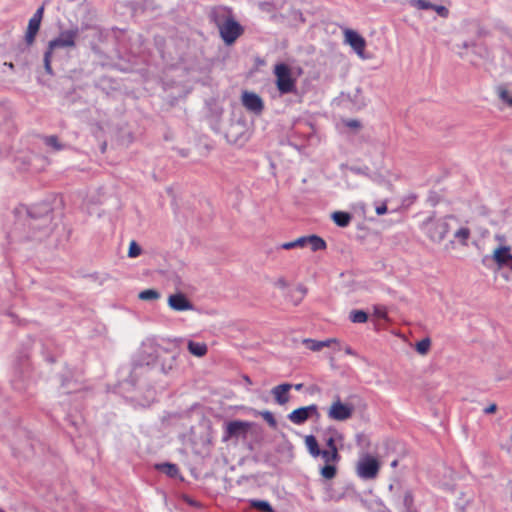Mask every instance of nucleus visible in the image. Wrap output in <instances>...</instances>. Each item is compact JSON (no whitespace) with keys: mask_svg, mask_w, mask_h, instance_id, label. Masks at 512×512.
<instances>
[{"mask_svg":"<svg viewBox=\"0 0 512 512\" xmlns=\"http://www.w3.org/2000/svg\"><path fill=\"white\" fill-rule=\"evenodd\" d=\"M321 476L325 479H333L337 474V469L334 465L326 464L321 468Z\"/></svg>","mask_w":512,"mask_h":512,"instance_id":"393cba45","label":"nucleus"},{"mask_svg":"<svg viewBox=\"0 0 512 512\" xmlns=\"http://www.w3.org/2000/svg\"><path fill=\"white\" fill-rule=\"evenodd\" d=\"M430 340L428 338L423 339L416 344V350L420 354H426L430 348Z\"/></svg>","mask_w":512,"mask_h":512,"instance_id":"c756f323","label":"nucleus"},{"mask_svg":"<svg viewBox=\"0 0 512 512\" xmlns=\"http://www.w3.org/2000/svg\"><path fill=\"white\" fill-rule=\"evenodd\" d=\"M509 261L504 265L512 270V255L508 256Z\"/></svg>","mask_w":512,"mask_h":512,"instance_id":"c03bdc74","label":"nucleus"},{"mask_svg":"<svg viewBox=\"0 0 512 512\" xmlns=\"http://www.w3.org/2000/svg\"><path fill=\"white\" fill-rule=\"evenodd\" d=\"M374 314L376 317L380 319H386L387 318V310L384 306H377L374 308Z\"/></svg>","mask_w":512,"mask_h":512,"instance_id":"72a5a7b5","label":"nucleus"},{"mask_svg":"<svg viewBox=\"0 0 512 512\" xmlns=\"http://www.w3.org/2000/svg\"><path fill=\"white\" fill-rule=\"evenodd\" d=\"M262 418L268 423V425L272 428H276L277 421L274 415L270 411H262L260 412Z\"/></svg>","mask_w":512,"mask_h":512,"instance_id":"7c9ffc66","label":"nucleus"},{"mask_svg":"<svg viewBox=\"0 0 512 512\" xmlns=\"http://www.w3.org/2000/svg\"><path fill=\"white\" fill-rule=\"evenodd\" d=\"M187 349L192 355H194L196 357H203L208 352V347H207L206 343L195 342L192 340L188 341Z\"/></svg>","mask_w":512,"mask_h":512,"instance_id":"dca6fc26","label":"nucleus"},{"mask_svg":"<svg viewBox=\"0 0 512 512\" xmlns=\"http://www.w3.org/2000/svg\"><path fill=\"white\" fill-rule=\"evenodd\" d=\"M250 427L251 424L245 421L235 420L229 422L226 426L225 440L231 438L232 436H236L240 433H246Z\"/></svg>","mask_w":512,"mask_h":512,"instance_id":"ddd939ff","label":"nucleus"},{"mask_svg":"<svg viewBox=\"0 0 512 512\" xmlns=\"http://www.w3.org/2000/svg\"><path fill=\"white\" fill-rule=\"evenodd\" d=\"M496 410H497V405L492 403L484 409V412L486 414H492V413L496 412Z\"/></svg>","mask_w":512,"mask_h":512,"instance_id":"ea45409f","label":"nucleus"},{"mask_svg":"<svg viewBox=\"0 0 512 512\" xmlns=\"http://www.w3.org/2000/svg\"><path fill=\"white\" fill-rule=\"evenodd\" d=\"M303 383H298V384H292V388H294L295 390L297 391H300L302 388H303Z\"/></svg>","mask_w":512,"mask_h":512,"instance_id":"37998d69","label":"nucleus"},{"mask_svg":"<svg viewBox=\"0 0 512 512\" xmlns=\"http://www.w3.org/2000/svg\"><path fill=\"white\" fill-rule=\"evenodd\" d=\"M251 507L262 511V512H273L272 506L267 502L263 500H251L250 501Z\"/></svg>","mask_w":512,"mask_h":512,"instance_id":"b1692460","label":"nucleus"},{"mask_svg":"<svg viewBox=\"0 0 512 512\" xmlns=\"http://www.w3.org/2000/svg\"><path fill=\"white\" fill-rule=\"evenodd\" d=\"M344 43L349 45L357 56L363 60L368 59L365 54L366 40L357 31L345 28L343 30Z\"/></svg>","mask_w":512,"mask_h":512,"instance_id":"0eeeda50","label":"nucleus"},{"mask_svg":"<svg viewBox=\"0 0 512 512\" xmlns=\"http://www.w3.org/2000/svg\"><path fill=\"white\" fill-rule=\"evenodd\" d=\"M46 143L48 145L52 146L53 148H55L56 150H60L62 148V146L58 142L57 137H55V136H51V137L47 138Z\"/></svg>","mask_w":512,"mask_h":512,"instance_id":"f704fd0d","label":"nucleus"},{"mask_svg":"<svg viewBox=\"0 0 512 512\" xmlns=\"http://www.w3.org/2000/svg\"><path fill=\"white\" fill-rule=\"evenodd\" d=\"M423 230L433 242H441L449 232L447 218H429L423 223Z\"/></svg>","mask_w":512,"mask_h":512,"instance_id":"39448f33","label":"nucleus"},{"mask_svg":"<svg viewBox=\"0 0 512 512\" xmlns=\"http://www.w3.org/2000/svg\"><path fill=\"white\" fill-rule=\"evenodd\" d=\"M305 445H306V448L308 449L309 453L311 454V456H313V457L320 456L321 450L319 448L316 438L313 435H307L305 437Z\"/></svg>","mask_w":512,"mask_h":512,"instance_id":"a211bd4d","label":"nucleus"},{"mask_svg":"<svg viewBox=\"0 0 512 512\" xmlns=\"http://www.w3.org/2000/svg\"><path fill=\"white\" fill-rule=\"evenodd\" d=\"M432 10H434L442 18H447L449 15V10L443 5L433 4Z\"/></svg>","mask_w":512,"mask_h":512,"instance_id":"473e14b6","label":"nucleus"},{"mask_svg":"<svg viewBox=\"0 0 512 512\" xmlns=\"http://www.w3.org/2000/svg\"><path fill=\"white\" fill-rule=\"evenodd\" d=\"M141 254V248L136 241H131L128 249V256L130 258L138 257Z\"/></svg>","mask_w":512,"mask_h":512,"instance_id":"2f4dec72","label":"nucleus"},{"mask_svg":"<svg viewBox=\"0 0 512 512\" xmlns=\"http://www.w3.org/2000/svg\"><path fill=\"white\" fill-rule=\"evenodd\" d=\"M380 467L381 464L376 457L365 454L356 464V473L361 479L372 480L378 476Z\"/></svg>","mask_w":512,"mask_h":512,"instance_id":"20e7f679","label":"nucleus"},{"mask_svg":"<svg viewBox=\"0 0 512 512\" xmlns=\"http://www.w3.org/2000/svg\"><path fill=\"white\" fill-rule=\"evenodd\" d=\"M44 14V6L39 7L28 22L25 33V42L28 46L33 45L35 38L39 32L41 21Z\"/></svg>","mask_w":512,"mask_h":512,"instance_id":"1a4fd4ad","label":"nucleus"},{"mask_svg":"<svg viewBox=\"0 0 512 512\" xmlns=\"http://www.w3.org/2000/svg\"><path fill=\"white\" fill-rule=\"evenodd\" d=\"M282 249L290 250L293 248H303V240L302 237L297 238L294 241L285 242L281 245Z\"/></svg>","mask_w":512,"mask_h":512,"instance_id":"c85d7f7f","label":"nucleus"},{"mask_svg":"<svg viewBox=\"0 0 512 512\" xmlns=\"http://www.w3.org/2000/svg\"><path fill=\"white\" fill-rule=\"evenodd\" d=\"M347 126H349L351 128H359L360 123L357 120H350L347 122Z\"/></svg>","mask_w":512,"mask_h":512,"instance_id":"a19ab883","label":"nucleus"},{"mask_svg":"<svg viewBox=\"0 0 512 512\" xmlns=\"http://www.w3.org/2000/svg\"><path fill=\"white\" fill-rule=\"evenodd\" d=\"M410 4L420 10L432 9L433 4L427 0H411Z\"/></svg>","mask_w":512,"mask_h":512,"instance_id":"cd10ccee","label":"nucleus"},{"mask_svg":"<svg viewBox=\"0 0 512 512\" xmlns=\"http://www.w3.org/2000/svg\"><path fill=\"white\" fill-rule=\"evenodd\" d=\"M344 351H345V353H346V354H348V355H355L354 351L352 350V348H351L350 346H346V347L344 348Z\"/></svg>","mask_w":512,"mask_h":512,"instance_id":"79ce46f5","label":"nucleus"},{"mask_svg":"<svg viewBox=\"0 0 512 512\" xmlns=\"http://www.w3.org/2000/svg\"><path fill=\"white\" fill-rule=\"evenodd\" d=\"M354 407L352 404L341 401L340 396H335L327 411L329 419L334 421H346L353 416Z\"/></svg>","mask_w":512,"mask_h":512,"instance_id":"423d86ee","label":"nucleus"},{"mask_svg":"<svg viewBox=\"0 0 512 512\" xmlns=\"http://www.w3.org/2000/svg\"><path fill=\"white\" fill-rule=\"evenodd\" d=\"M471 231L467 227H461L454 233V237L459 240L462 245H467V241L470 238Z\"/></svg>","mask_w":512,"mask_h":512,"instance_id":"4be33fe9","label":"nucleus"},{"mask_svg":"<svg viewBox=\"0 0 512 512\" xmlns=\"http://www.w3.org/2000/svg\"><path fill=\"white\" fill-rule=\"evenodd\" d=\"M375 211H376L377 215H384L385 213H387V205H386V203H383L382 205L377 206Z\"/></svg>","mask_w":512,"mask_h":512,"instance_id":"4c0bfd02","label":"nucleus"},{"mask_svg":"<svg viewBox=\"0 0 512 512\" xmlns=\"http://www.w3.org/2000/svg\"><path fill=\"white\" fill-rule=\"evenodd\" d=\"M302 240L303 247L309 246L314 252L326 249V242L317 235L303 236Z\"/></svg>","mask_w":512,"mask_h":512,"instance_id":"4468645a","label":"nucleus"},{"mask_svg":"<svg viewBox=\"0 0 512 512\" xmlns=\"http://www.w3.org/2000/svg\"><path fill=\"white\" fill-rule=\"evenodd\" d=\"M318 406L316 404H311L308 406L299 407L291 411L287 418L288 420L295 425L304 424L309 418L319 417Z\"/></svg>","mask_w":512,"mask_h":512,"instance_id":"6e6552de","label":"nucleus"},{"mask_svg":"<svg viewBox=\"0 0 512 512\" xmlns=\"http://www.w3.org/2000/svg\"><path fill=\"white\" fill-rule=\"evenodd\" d=\"M79 37V28L74 27L67 30H62L58 36L48 42L47 50L44 53V68L47 74L52 75V55L56 49H73L77 45Z\"/></svg>","mask_w":512,"mask_h":512,"instance_id":"f257e3e1","label":"nucleus"},{"mask_svg":"<svg viewBox=\"0 0 512 512\" xmlns=\"http://www.w3.org/2000/svg\"><path fill=\"white\" fill-rule=\"evenodd\" d=\"M273 73L276 78V87L281 94L293 93L296 90V79L292 75L291 68L285 63L274 66Z\"/></svg>","mask_w":512,"mask_h":512,"instance_id":"7ed1b4c3","label":"nucleus"},{"mask_svg":"<svg viewBox=\"0 0 512 512\" xmlns=\"http://www.w3.org/2000/svg\"><path fill=\"white\" fill-rule=\"evenodd\" d=\"M351 171L354 173H361V170L359 168H351Z\"/></svg>","mask_w":512,"mask_h":512,"instance_id":"a18cd8bd","label":"nucleus"},{"mask_svg":"<svg viewBox=\"0 0 512 512\" xmlns=\"http://www.w3.org/2000/svg\"><path fill=\"white\" fill-rule=\"evenodd\" d=\"M320 456L322 457L326 464L336 463L340 459L338 450H321Z\"/></svg>","mask_w":512,"mask_h":512,"instance_id":"aec40b11","label":"nucleus"},{"mask_svg":"<svg viewBox=\"0 0 512 512\" xmlns=\"http://www.w3.org/2000/svg\"><path fill=\"white\" fill-rule=\"evenodd\" d=\"M243 106L250 112L261 114L264 109L262 98L254 92L244 91L241 96Z\"/></svg>","mask_w":512,"mask_h":512,"instance_id":"9d476101","label":"nucleus"},{"mask_svg":"<svg viewBox=\"0 0 512 512\" xmlns=\"http://www.w3.org/2000/svg\"><path fill=\"white\" fill-rule=\"evenodd\" d=\"M497 94L503 102H505L508 106H512V96L505 86H499L497 88Z\"/></svg>","mask_w":512,"mask_h":512,"instance_id":"a878e982","label":"nucleus"},{"mask_svg":"<svg viewBox=\"0 0 512 512\" xmlns=\"http://www.w3.org/2000/svg\"><path fill=\"white\" fill-rule=\"evenodd\" d=\"M292 384L282 383L271 389V394L278 405H286L290 401Z\"/></svg>","mask_w":512,"mask_h":512,"instance_id":"9b49d317","label":"nucleus"},{"mask_svg":"<svg viewBox=\"0 0 512 512\" xmlns=\"http://www.w3.org/2000/svg\"><path fill=\"white\" fill-rule=\"evenodd\" d=\"M274 286L279 288V289H285V288L288 287V282H287V280L285 278L280 277V278L275 280Z\"/></svg>","mask_w":512,"mask_h":512,"instance_id":"c9c22d12","label":"nucleus"},{"mask_svg":"<svg viewBox=\"0 0 512 512\" xmlns=\"http://www.w3.org/2000/svg\"><path fill=\"white\" fill-rule=\"evenodd\" d=\"M314 390H319V387H313L311 393H313Z\"/></svg>","mask_w":512,"mask_h":512,"instance_id":"49530a36","label":"nucleus"},{"mask_svg":"<svg viewBox=\"0 0 512 512\" xmlns=\"http://www.w3.org/2000/svg\"><path fill=\"white\" fill-rule=\"evenodd\" d=\"M303 343L306 345L308 349L311 351H320L323 349L322 341L313 340V339H304Z\"/></svg>","mask_w":512,"mask_h":512,"instance_id":"bb28decb","label":"nucleus"},{"mask_svg":"<svg viewBox=\"0 0 512 512\" xmlns=\"http://www.w3.org/2000/svg\"><path fill=\"white\" fill-rule=\"evenodd\" d=\"M332 219L339 227H347L352 217L348 212L336 211L332 214Z\"/></svg>","mask_w":512,"mask_h":512,"instance_id":"f3484780","label":"nucleus"},{"mask_svg":"<svg viewBox=\"0 0 512 512\" xmlns=\"http://www.w3.org/2000/svg\"><path fill=\"white\" fill-rule=\"evenodd\" d=\"M8 66L12 69L14 66L12 63H9Z\"/></svg>","mask_w":512,"mask_h":512,"instance_id":"de8ad7c7","label":"nucleus"},{"mask_svg":"<svg viewBox=\"0 0 512 512\" xmlns=\"http://www.w3.org/2000/svg\"><path fill=\"white\" fill-rule=\"evenodd\" d=\"M138 297L143 301L157 300L160 298V293L155 289H146L141 291Z\"/></svg>","mask_w":512,"mask_h":512,"instance_id":"412c9836","label":"nucleus"},{"mask_svg":"<svg viewBox=\"0 0 512 512\" xmlns=\"http://www.w3.org/2000/svg\"><path fill=\"white\" fill-rule=\"evenodd\" d=\"M156 469L159 471L165 473L166 475L170 477H176L179 474V468L177 465L172 463H162L156 465Z\"/></svg>","mask_w":512,"mask_h":512,"instance_id":"6ab92c4d","label":"nucleus"},{"mask_svg":"<svg viewBox=\"0 0 512 512\" xmlns=\"http://www.w3.org/2000/svg\"><path fill=\"white\" fill-rule=\"evenodd\" d=\"M349 319L353 323H365L368 320V315L362 310H353L350 312Z\"/></svg>","mask_w":512,"mask_h":512,"instance_id":"5701e85b","label":"nucleus"},{"mask_svg":"<svg viewBox=\"0 0 512 512\" xmlns=\"http://www.w3.org/2000/svg\"><path fill=\"white\" fill-rule=\"evenodd\" d=\"M168 305L175 311H187L193 308L191 302L182 293L172 294L168 298Z\"/></svg>","mask_w":512,"mask_h":512,"instance_id":"f8f14e48","label":"nucleus"},{"mask_svg":"<svg viewBox=\"0 0 512 512\" xmlns=\"http://www.w3.org/2000/svg\"><path fill=\"white\" fill-rule=\"evenodd\" d=\"M326 445L328 446L329 450L333 451V450H338L336 445H335V440L333 437H330L327 442H326Z\"/></svg>","mask_w":512,"mask_h":512,"instance_id":"58836bf2","label":"nucleus"},{"mask_svg":"<svg viewBox=\"0 0 512 512\" xmlns=\"http://www.w3.org/2000/svg\"><path fill=\"white\" fill-rule=\"evenodd\" d=\"M215 23L220 36L226 45H232L244 32L243 27L232 15L226 16L223 20L217 18Z\"/></svg>","mask_w":512,"mask_h":512,"instance_id":"f03ea898","label":"nucleus"},{"mask_svg":"<svg viewBox=\"0 0 512 512\" xmlns=\"http://www.w3.org/2000/svg\"><path fill=\"white\" fill-rule=\"evenodd\" d=\"M322 344H323V348H324V347H330V346H332L334 344L335 345H339L340 342L336 338H330V339L323 340Z\"/></svg>","mask_w":512,"mask_h":512,"instance_id":"e433bc0d","label":"nucleus"},{"mask_svg":"<svg viewBox=\"0 0 512 512\" xmlns=\"http://www.w3.org/2000/svg\"><path fill=\"white\" fill-rule=\"evenodd\" d=\"M510 250V246H500L493 251V259L499 267H503L509 261L508 256H512Z\"/></svg>","mask_w":512,"mask_h":512,"instance_id":"2eb2a0df","label":"nucleus"}]
</instances>
